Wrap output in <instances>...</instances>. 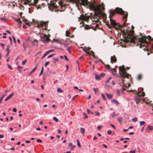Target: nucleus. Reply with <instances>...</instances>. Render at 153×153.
I'll return each instance as SVG.
<instances>
[{"label":"nucleus","instance_id":"nucleus-49","mask_svg":"<svg viewBox=\"0 0 153 153\" xmlns=\"http://www.w3.org/2000/svg\"><path fill=\"white\" fill-rule=\"evenodd\" d=\"M111 77H109L108 79H107V81H106V82L107 83H108L109 82V81H110V80H111Z\"/></svg>","mask_w":153,"mask_h":153},{"label":"nucleus","instance_id":"nucleus-12","mask_svg":"<svg viewBox=\"0 0 153 153\" xmlns=\"http://www.w3.org/2000/svg\"><path fill=\"white\" fill-rule=\"evenodd\" d=\"M111 62L112 63L116 62H117V58L114 55L111 56Z\"/></svg>","mask_w":153,"mask_h":153},{"label":"nucleus","instance_id":"nucleus-19","mask_svg":"<svg viewBox=\"0 0 153 153\" xmlns=\"http://www.w3.org/2000/svg\"><path fill=\"white\" fill-rule=\"evenodd\" d=\"M142 78V75L141 74H139L137 76V79L138 80H140Z\"/></svg>","mask_w":153,"mask_h":153},{"label":"nucleus","instance_id":"nucleus-40","mask_svg":"<svg viewBox=\"0 0 153 153\" xmlns=\"http://www.w3.org/2000/svg\"><path fill=\"white\" fill-rule=\"evenodd\" d=\"M67 50L69 52V53H71V48L69 47H68L67 48Z\"/></svg>","mask_w":153,"mask_h":153},{"label":"nucleus","instance_id":"nucleus-11","mask_svg":"<svg viewBox=\"0 0 153 153\" xmlns=\"http://www.w3.org/2000/svg\"><path fill=\"white\" fill-rule=\"evenodd\" d=\"M42 41L43 42H46L50 40L49 37L46 35L45 34L42 38Z\"/></svg>","mask_w":153,"mask_h":153},{"label":"nucleus","instance_id":"nucleus-53","mask_svg":"<svg viewBox=\"0 0 153 153\" xmlns=\"http://www.w3.org/2000/svg\"><path fill=\"white\" fill-rule=\"evenodd\" d=\"M140 96H141V95H142V96H144L145 95V92H143V93L142 94H141L140 93Z\"/></svg>","mask_w":153,"mask_h":153},{"label":"nucleus","instance_id":"nucleus-17","mask_svg":"<svg viewBox=\"0 0 153 153\" xmlns=\"http://www.w3.org/2000/svg\"><path fill=\"white\" fill-rule=\"evenodd\" d=\"M69 147H71V149H73L75 148V146L74 145L73 146L72 144L71 143H70L69 144Z\"/></svg>","mask_w":153,"mask_h":153},{"label":"nucleus","instance_id":"nucleus-54","mask_svg":"<svg viewBox=\"0 0 153 153\" xmlns=\"http://www.w3.org/2000/svg\"><path fill=\"white\" fill-rule=\"evenodd\" d=\"M7 66H8V68L10 70H12L13 69V68L12 67H11V66L10 65H7Z\"/></svg>","mask_w":153,"mask_h":153},{"label":"nucleus","instance_id":"nucleus-3","mask_svg":"<svg viewBox=\"0 0 153 153\" xmlns=\"http://www.w3.org/2000/svg\"><path fill=\"white\" fill-rule=\"evenodd\" d=\"M119 74L120 77H121L122 79V83L123 84V86H125L128 88V87H130L131 85L128 83V87L127 85H125L124 84V82L125 81V79L126 78L128 79L129 76H131L130 74H128L126 71V69L125 68L124 66L119 67Z\"/></svg>","mask_w":153,"mask_h":153},{"label":"nucleus","instance_id":"nucleus-15","mask_svg":"<svg viewBox=\"0 0 153 153\" xmlns=\"http://www.w3.org/2000/svg\"><path fill=\"white\" fill-rule=\"evenodd\" d=\"M86 47L85 46L84 47H83V48H82V50L84 51L87 54H88L90 55H91V53L89 52H88L86 50Z\"/></svg>","mask_w":153,"mask_h":153},{"label":"nucleus","instance_id":"nucleus-48","mask_svg":"<svg viewBox=\"0 0 153 153\" xmlns=\"http://www.w3.org/2000/svg\"><path fill=\"white\" fill-rule=\"evenodd\" d=\"M27 4H29L31 2V0H25Z\"/></svg>","mask_w":153,"mask_h":153},{"label":"nucleus","instance_id":"nucleus-22","mask_svg":"<svg viewBox=\"0 0 153 153\" xmlns=\"http://www.w3.org/2000/svg\"><path fill=\"white\" fill-rule=\"evenodd\" d=\"M10 46L9 45H8L7 46L6 50L7 51V52H8V53H10Z\"/></svg>","mask_w":153,"mask_h":153},{"label":"nucleus","instance_id":"nucleus-63","mask_svg":"<svg viewBox=\"0 0 153 153\" xmlns=\"http://www.w3.org/2000/svg\"><path fill=\"white\" fill-rule=\"evenodd\" d=\"M112 133V132L111 131H108V134H111Z\"/></svg>","mask_w":153,"mask_h":153},{"label":"nucleus","instance_id":"nucleus-4","mask_svg":"<svg viewBox=\"0 0 153 153\" xmlns=\"http://www.w3.org/2000/svg\"><path fill=\"white\" fill-rule=\"evenodd\" d=\"M24 22H25L26 25L30 26L31 24L35 25L36 27H42L43 29L47 30V27L48 26V21L45 22L43 21H39L37 20H32L31 23H30L29 22H27V20H23Z\"/></svg>","mask_w":153,"mask_h":153},{"label":"nucleus","instance_id":"nucleus-50","mask_svg":"<svg viewBox=\"0 0 153 153\" xmlns=\"http://www.w3.org/2000/svg\"><path fill=\"white\" fill-rule=\"evenodd\" d=\"M101 95L102 97L103 100H106V98L105 97V96L103 94H101Z\"/></svg>","mask_w":153,"mask_h":153},{"label":"nucleus","instance_id":"nucleus-52","mask_svg":"<svg viewBox=\"0 0 153 153\" xmlns=\"http://www.w3.org/2000/svg\"><path fill=\"white\" fill-rule=\"evenodd\" d=\"M37 142L38 143H42V141L40 139H38L37 140Z\"/></svg>","mask_w":153,"mask_h":153},{"label":"nucleus","instance_id":"nucleus-61","mask_svg":"<svg viewBox=\"0 0 153 153\" xmlns=\"http://www.w3.org/2000/svg\"><path fill=\"white\" fill-rule=\"evenodd\" d=\"M64 57L65 58V59H66L67 61H68V57H67V56H65V55H64Z\"/></svg>","mask_w":153,"mask_h":153},{"label":"nucleus","instance_id":"nucleus-30","mask_svg":"<svg viewBox=\"0 0 153 153\" xmlns=\"http://www.w3.org/2000/svg\"><path fill=\"white\" fill-rule=\"evenodd\" d=\"M70 34V32L68 31H66V36L67 37H70L69 35Z\"/></svg>","mask_w":153,"mask_h":153},{"label":"nucleus","instance_id":"nucleus-33","mask_svg":"<svg viewBox=\"0 0 153 153\" xmlns=\"http://www.w3.org/2000/svg\"><path fill=\"white\" fill-rule=\"evenodd\" d=\"M22 14L23 13L22 12L20 13V16L21 18L24 19H26L24 17V16H22Z\"/></svg>","mask_w":153,"mask_h":153},{"label":"nucleus","instance_id":"nucleus-37","mask_svg":"<svg viewBox=\"0 0 153 153\" xmlns=\"http://www.w3.org/2000/svg\"><path fill=\"white\" fill-rule=\"evenodd\" d=\"M145 122L144 121H141L140 122V126H142L145 123Z\"/></svg>","mask_w":153,"mask_h":153},{"label":"nucleus","instance_id":"nucleus-57","mask_svg":"<svg viewBox=\"0 0 153 153\" xmlns=\"http://www.w3.org/2000/svg\"><path fill=\"white\" fill-rule=\"evenodd\" d=\"M26 61H27L26 59H25V60H24L22 62V63L23 65H25V63L26 62Z\"/></svg>","mask_w":153,"mask_h":153},{"label":"nucleus","instance_id":"nucleus-35","mask_svg":"<svg viewBox=\"0 0 153 153\" xmlns=\"http://www.w3.org/2000/svg\"><path fill=\"white\" fill-rule=\"evenodd\" d=\"M38 43V41L36 40H34L32 42L33 44L36 45Z\"/></svg>","mask_w":153,"mask_h":153},{"label":"nucleus","instance_id":"nucleus-59","mask_svg":"<svg viewBox=\"0 0 153 153\" xmlns=\"http://www.w3.org/2000/svg\"><path fill=\"white\" fill-rule=\"evenodd\" d=\"M118 121L120 122V123L122 120V118H117Z\"/></svg>","mask_w":153,"mask_h":153},{"label":"nucleus","instance_id":"nucleus-7","mask_svg":"<svg viewBox=\"0 0 153 153\" xmlns=\"http://www.w3.org/2000/svg\"><path fill=\"white\" fill-rule=\"evenodd\" d=\"M135 94H137V95L134 96V101L136 102L137 104H138L140 102H142L141 103L145 102L144 99H141L140 96V92L138 91L137 92H136Z\"/></svg>","mask_w":153,"mask_h":153},{"label":"nucleus","instance_id":"nucleus-8","mask_svg":"<svg viewBox=\"0 0 153 153\" xmlns=\"http://www.w3.org/2000/svg\"><path fill=\"white\" fill-rule=\"evenodd\" d=\"M98 26L99 24H96V25L95 27L90 26L89 25H86L85 27V29L86 30H88L90 29H93L94 31H96L97 28L98 29H100L98 27Z\"/></svg>","mask_w":153,"mask_h":153},{"label":"nucleus","instance_id":"nucleus-41","mask_svg":"<svg viewBox=\"0 0 153 153\" xmlns=\"http://www.w3.org/2000/svg\"><path fill=\"white\" fill-rule=\"evenodd\" d=\"M89 52L91 53V55H92L94 57H95V55L94 54V52L93 51H91V52Z\"/></svg>","mask_w":153,"mask_h":153},{"label":"nucleus","instance_id":"nucleus-24","mask_svg":"<svg viewBox=\"0 0 153 153\" xmlns=\"http://www.w3.org/2000/svg\"><path fill=\"white\" fill-rule=\"evenodd\" d=\"M37 68V66H36L34 67V68L33 69L32 71L30 73L29 75H30L32 73H33L36 69Z\"/></svg>","mask_w":153,"mask_h":153},{"label":"nucleus","instance_id":"nucleus-6","mask_svg":"<svg viewBox=\"0 0 153 153\" xmlns=\"http://www.w3.org/2000/svg\"><path fill=\"white\" fill-rule=\"evenodd\" d=\"M140 36H141V37L140 38H137V37H133L131 35H129L128 34V37H127L128 40L127 41L128 42H131L132 43H134V42H135V39H137L138 41L140 42V43H141L140 46V47L141 48V46H144V45H143V44H142L143 43L144 44L146 45H148V44H149L150 43L151 41H150L149 42H148L147 43H146V42H141V41H140V40L139 39L143 37L145 38L146 41H148V38H147V36H144L143 35H142V34L141 33H140Z\"/></svg>","mask_w":153,"mask_h":153},{"label":"nucleus","instance_id":"nucleus-36","mask_svg":"<svg viewBox=\"0 0 153 153\" xmlns=\"http://www.w3.org/2000/svg\"><path fill=\"white\" fill-rule=\"evenodd\" d=\"M77 145L79 147H81V146L80 143L79 142V140H77Z\"/></svg>","mask_w":153,"mask_h":153},{"label":"nucleus","instance_id":"nucleus-2","mask_svg":"<svg viewBox=\"0 0 153 153\" xmlns=\"http://www.w3.org/2000/svg\"><path fill=\"white\" fill-rule=\"evenodd\" d=\"M109 16L108 18L110 19H111V18L116 13L120 14L123 16V18L125 19H127L128 16V13L127 12L124 11L123 9L119 7H117L113 10L111 9L109 11Z\"/></svg>","mask_w":153,"mask_h":153},{"label":"nucleus","instance_id":"nucleus-62","mask_svg":"<svg viewBox=\"0 0 153 153\" xmlns=\"http://www.w3.org/2000/svg\"><path fill=\"white\" fill-rule=\"evenodd\" d=\"M91 49V48L90 47H86V50L89 51Z\"/></svg>","mask_w":153,"mask_h":153},{"label":"nucleus","instance_id":"nucleus-26","mask_svg":"<svg viewBox=\"0 0 153 153\" xmlns=\"http://www.w3.org/2000/svg\"><path fill=\"white\" fill-rule=\"evenodd\" d=\"M116 71L115 68L112 69V73L114 75H115L116 74Z\"/></svg>","mask_w":153,"mask_h":153},{"label":"nucleus","instance_id":"nucleus-9","mask_svg":"<svg viewBox=\"0 0 153 153\" xmlns=\"http://www.w3.org/2000/svg\"><path fill=\"white\" fill-rule=\"evenodd\" d=\"M111 24L115 28V29L117 30L119 29V27H121L120 24H118L114 20H110Z\"/></svg>","mask_w":153,"mask_h":153},{"label":"nucleus","instance_id":"nucleus-10","mask_svg":"<svg viewBox=\"0 0 153 153\" xmlns=\"http://www.w3.org/2000/svg\"><path fill=\"white\" fill-rule=\"evenodd\" d=\"M147 37L148 38V41H146L145 38L143 37L140 38L139 40L142 42H145L147 43L149 42L150 41L153 40V37L152 38V37L150 36L149 35L147 36Z\"/></svg>","mask_w":153,"mask_h":153},{"label":"nucleus","instance_id":"nucleus-51","mask_svg":"<svg viewBox=\"0 0 153 153\" xmlns=\"http://www.w3.org/2000/svg\"><path fill=\"white\" fill-rule=\"evenodd\" d=\"M9 39L10 42V44L11 45H12V39L10 37H9Z\"/></svg>","mask_w":153,"mask_h":153},{"label":"nucleus","instance_id":"nucleus-56","mask_svg":"<svg viewBox=\"0 0 153 153\" xmlns=\"http://www.w3.org/2000/svg\"><path fill=\"white\" fill-rule=\"evenodd\" d=\"M136 149L135 150H131L130 151V153H135Z\"/></svg>","mask_w":153,"mask_h":153},{"label":"nucleus","instance_id":"nucleus-38","mask_svg":"<svg viewBox=\"0 0 153 153\" xmlns=\"http://www.w3.org/2000/svg\"><path fill=\"white\" fill-rule=\"evenodd\" d=\"M55 55V54H51L48 56V58L49 59L51 57H52Z\"/></svg>","mask_w":153,"mask_h":153},{"label":"nucleus","instance_id":"nucleus-55","mask_svg":"<svg viewBox=\"0 0 153 153\" xmlns=\"http://www.w3.org/2000/svg\"><path fill=\"white\" fill-rule=\"evenodd\" d=\"M36 7L37 9H41V6L39 5L38 6L36 5Z\"/></svg>","mask_w":153,"mask_h":153},{"label":"nucleus","instance_id":"nucleus-32","mask_svg":"<svg viewBox=\"0 0 153 153\" xmlns=\"http://www.w3.org/2000/svg\"><path fill=\"white\" fill-rule=\"evenodd\" d=\"M57 91L58 92L62 93L63 92V91L60 88H58L57 89Z\"/></svg>","mask_w":153,"mask_h":153},{"label":"nucleus","instance_id":"nucleus-21","mask_svg":"<svg viewBox=\"0 0 153 153\" xmlns=\"http://www.w3.org/2000/svg\"><path fill=\"white\" fill-rule=\"evenodd\" d=\"M116 93L117 94L118 96H120V95L121 93L120 91L118 89H117L116 90Z\"/></svg>","mask_w":153,"mask_h":153},{"label":"nucleus","instance_id":"nucleus-58","mask_svg":"<svg viewBox=\"0 0 153 153\" xmlns=\"http://www.w3.org/2000/svg\"><path fill=\"white\" fill-rule=\"evenodd\" d=\"M49 62H45V64L44 65L45 67L48 64H49Z\"/></svg>","mask_w":153,"mask_h":153},{"label":"nucleus","instance_id":"nucleus-27","mask_svg":"<svg viewBox=\"0 0 153 153\" xmlns=\"http://www.w3.org/2000/svg\"><path fill=\"white\" fill-rule=\"evenodd\" d=\"M39 0H34V3H32L30 4L32 5H36V4L38 2Z\"/></svg>","mask_w":153,"mask_h":153},{"label":"nucleus","instance_id":"nucleus-13","mask_svg":"<svg viewBox=\"0 0 153 153\" xmlns=\"http://www.w3.org/2000/svg\"><path fill=\"white\" fill-rule=\"evenodd\" d=\"M105 75V74H101L99 75H96L95 78L97 80H100L102 76Z\"/></svg>","mask_w":153,"mask_h":153},{"label":"nucleus","instance_id":"nucleus-44","mask_svg":"<svg viewBox=\"0 0 153 153\" xmlns=\"http://www.w3.org/2000/svg\"><path fill=\"white\" fill-rule=\"evenodd\" d=\"M105 66L107 69H110V66L109 65H105Z\"/></svg>","mask_w":153,"mask_h":153},{"label":"nucleus","instance_id":"nucleus-64","mask_svg":"<svg viewBox=\"0 0 153 153\" xmlns=\"http://www.w3.org/2000/svg\"><path fill=\"white\" fill-rule=\"evenodd\" d=\"M47 55L45 53L43 55V56H42V59H43L45 56Z\"/></svg>","mask_w":153,"mask_h":153},{"label":"nucleus","instance_id":"nucleus-16","mask_svg":"<svg viewBox=\"0 0 153 153\" xmlns=\"http://www.w3.org/2000/svg\"><path fill=\"white\" fill-rule=\"evenodd\" d=\"M111 102H113L114 103L117 105H118L119 104L118 101L115 99H113L111 100Z\"/></svg>","mask_w":153,"mask_h":153},{"label":"nucleus","instance_id":"nucleus-60","mask_svg":"<svg viewBox=\"0 0 153 153\" xmlns=\"http://www.w3.org/2000/svg\"><path fill=\"white\" fill-rule=\"evenodd\" d=\"M101 126H98L97 127V129L98 130H100L101 129Z\"/></svg>","mask_w":153,"mask_h":153},{"label":"nucleus","instance_id":"nucleus-43","mask_svg":"<svg viewBox=\"0 0 153 153\" xmlns=\"http://www.w3.org/2000/svg\"><path fill=\"white\" fill-rule=\"evenodd\" d=\"M0 46H1L2 47L3 49H4L5 46V45L3 43H1L0 44Z\"/></svg>","mask_w":153,"mask_h":153},{"label":"nucleus","instance_id":"nucleus-1","mask_svg":"<svg viewBox=\"0 0 153 153\" xmlns=\"http://www.w3.org/2000/svg\"><path fill=\"white\" fill-rule=\"evenodd\" d=\"M70 2L75 3L76 4L79 3L80 4L85 6L87 8H89L91 10H94V14H90L89 15L82 14L80 16L79 19H89L90 18L100 19L102 17L104 19L107 18L106 15L102 10H105V6L103 3L98 5H95L94 1L92 2L88 1V0H69Z\"/></svg>","mask_w":153,"mask_h":153},{"label":"nucleus","instance_id":"nucleus-14","mask_svg":"<svg viewBox=\"0 0 153 153\" xmlns=\"http://www.w3.org/2000/svg\"><path fill=\"white\" fill-rule=\"evenodd\" d=\"M14 95V94H11L9 95L5 100V101H7L11 98H12Z\"/></svg>","mask_w":153,"mask_h":153},{"label":"nucleus","instance_id":"nucleus-18","mask_svg":"<svg viewBox=\"0 0 153 153\" xmlns=\"http://www.w3.org/2000/svg\"><path fill=\"white\" fill-rule=\"evenodd\" d=\"M106 94L108 98L109 99H111L113 97V95H111L110 94H108L107 93H106Z\"/></svg>","mask_w":153,"mask_h":153},{"label":"nucleus","instance_id":"nucleus-47","mask_svg":"<svg viewBox=\"0 0 153 153\" xmlns=\"http://www.w3.org/2000/svg\"><path fill=\"white\" fill-rule=\"evenodd\" d=\"M95 114L96 115L99 116H100V113L97 111H96L95 112Z\"/></svg>","mask_w":153,"mask_h":153},{"label":"nucleus","instance_id":"nucleus-31","mask_svg":"<svg viewBox=\"0 0 153 153\" xmlns=\"http://www.w3.org/2000/svg\"><path fill=\"white\" fill-rule=\"evenodd\" d=\"M43 71H44V67H42V69H41V72H40V73L39 74V76H41L42 75V74H43Z\"/></svg>","mask_w":153,"mask_h":153},{"label":"nucleus","instance_id":"nucleus-25","mask_svg":"<svg viewBox=\"0 0 153 153\" xmlns=\"http://www.w3.org/2000/svg\"><path fill=\"white\" fill-rule=\"evenodd\" d=\"M6 96L5 95H2L0 98V103H1L2 102V101L3 99Z\"/></svg>","mask_w":153,"mask_h":153},{"label":"nucleus","instance_id":"nucleus-5","mask_svg":"<svg viewBox=\"0 0 153 153\" xmlns=\"http://www.w3.org/2000/svg\"><path fill=\"white\" fill-rule=\"evenodd\" d=\"M140 36H141V37L140 38H137V37H133L131 35H129L128 34V37H127L128 40L127 41L128 42H131L132 43H134V42H135V39H137L138 41L140 42V43H141L140 46V47L141 48V46H144V45H143V44H142L143 43L144 44L146 45H148V44H149L150 43L151 41H150L149 42H148L147 43H146V42H141V41H140V40L139 39L143 37L145 38L146 41H148V38H147V36H144L143 35H142V34L141 33H140Z\"/></svg>","mask_w":153,"mask_h":153},{"label":"nucleus","instance_id":"nucleus-23","mask_svg":"<svg viewBox=\"0 0 153 153\" xmlns=\"http://www.w3.org/2000/svg\"><path fill=\"white\" fill-rule=\"evenodd\" d=\"M16 21L20 25L19 27H20L21 26V24L22 23V22L21 21V20H16Z\"/></svg>","mask_w":153,"mask_h":153},{"label":"nucleus","instance_id":"nucleus-39","mask_svg":"<svg viewBox=\"0 0 153 153\" xmlns=\"http://www.w3.org/2000/svg\"><path fill=\"white\" fill-rule=\"evenodd\" d=\"M53 120L56 122H58V120L56 117H53Z\"/></svg>","mask_w":153,"mask_h":153},{"label":"nucleus","instance_id":"nucleus-45","mask_svg":"<svg viewBox=\"0 0 153 153\" xmlns=\"http://www.w3.org/2000/svg\"><path fill=\"white\" fill-rule=\"evenodd\" d=\"M59 5H60V6L61 7H62V6H63V3L61 1H59Z\"/></svg>","mask_w":153,"mask_h":153},{"label":"nucleus","instance_id":"nucleus-28","mask_svg":"<svg viewBox=\"0 0 153 153\" xmlns=\"http://www.w3.org/2000/svg\"><path fill=\"white\" fill-rule=\"evenodd\" d=\"M137 120V117H134L131 119V121L132 122H135Z\"/></svg>","mask_w":153,"mask_h":153},{"label":"nucleus","instance_id":"nucleus-46","mask_svg":"<svg viewBox=\"0 0 153 153\" xmlns=\"http://www.w3.org/2000/svg\"><path fill=\"white\" fill-rule=\"evenodd\" d=\"M12 37H13V41L14 43L15 44H16V39L13 36Z\"/></svg>","mask_w":153,"mask_h":153},{"label":"nucleus","instance_id":"nucleus-34","mask_svg":"<svg viewBox=\"0 0 153 153\" xmlns=\"http://www.w3.org/2000/svg\"><path fill=\"white\" fill-rule=\"evenodd\" d=\"M148 128L151 130H153V126L149 125L148 126Z\"/></svg>","mask_w":153,"mask_h":153},{"label":"nucleus","instance_id":"nucleus-42","mask_svg":"<svg viewBox=\"0 0 153 153\" xmlns=\"http://www.w3.org/2000/svg\"><path fill=\"white\" fill-rule=\"evenodd\" d=\"M83 115L84 116V119L87 118H88V116H87L86 114L85 113H83Z\"/></svg>","mask_w":153,"mask_h":153},{"label":"nucleus","instance_id":"nucleus-20","mask_svg":"<svg viewBox=\"0 0 153 153\" xmlns=\"http://www.w3.org/2000/svg\"><path fill=\"white\" fill-rule=\"evenodd\" d=\"M80 132L82 134H83L85 131V130L84 128H80Z\"/></svg>","mask_w":153,"mask_h":153},{"label":"nucleus","instance_id":"nucleus-29","mask_svg":"<svg viewBox=\"0 0 153 153\" xmlns=\"http://www.w3.org/2000/svg\"><path fill=\"white\" fill-rule=\"evenodd\" d=\"M58 61V58H53V62L54 63H55L56 62Z\"/></svg>","mask_w":153,"mask_h":153}]
</instances>
